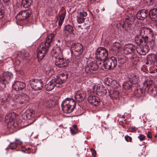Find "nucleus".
<instances>
[{
  "label": "nucleus",
  "instance_id": "7",
  "mask_svg": "<svg viewBox=\"0 0 157 157\" xmlns=\"http://www.w3.org/2000/svg\"><path fill=\"white\" fill-rule=\"evenodd\" d=\"M15 118L14 113H10L7 115L5 117V121L8 124V127L13 129L17 127L16 123L14 121Z\"/></svg>",
  "mask_w": 157,
  "mask_h": 157
},
{
  "label": "nucleus",
  "instance_id": "9",
  "mask_svg": "<svg viewBox=\"0 0 157 157\" xmlns=\"http://www.w3.org/2000/svg\"><path fill=\"white\" fill-rule=\"evenodd\" d=\"M31 86L34 90H40L43 87V82L37 79H33L31 82Z\"/></svg>",
  "mask_w": 157,
  "mask_h": 157
},
{
  "label": "nucleus",
  "instance_id": "43",
  "mask_svg": "<svg viewBox=\"0 0 157 157\" xmlns=\"http://www.w3.org/2000/svg\"><path fill=\"white\" fill-rule=\"evenodd\" d=\"M119 61L121 64H124V63H126L128 59L125 56H119L118 57Z\"/></svg>",
  "mask_w": 157,
  "mask_h": 157
},
{
  "label": "nucleus",
  "instance_id": "4",
  "mask_svg": "<svg viewBox=\"0 0 157 157\" xmlns=\"http://www.w3.org/2000/svg\"><path fill=\"white\" fill-rule=\"evenodd\" d=\"M13 101L16 105H20L21 106L26 105L29 101V96L24 93L20 94L15 95L12 97Z\"/></svg>",
  "mask_w": 157,
  "mask_h": 157
},
{
  "label": "nucleus",
  "instance_id": "64",
  "mask_svg": "<svg viewBox=\"0 0 157 157\" xmlns=\"http://www.w3.org/2000/svg\"><path fill=\"white\" fill-rule=\"evenodd\" d=\"M121 117L123 118H125V117L124 115L122 116Z\"/></svg>",
  "mask_w": 157,
  "mask_h": 157
},
{
  "label": "nucleus",
  "instance_id": "56",
  "mask_svg": "<svg viewBox=\"0 0 157 157\" xmlns=\"http://www.w3.org/2000/svg\"><path fill=\"white\" fill-rule=\"evenodd\" d=\"M130 132H136V129L135 127H132L131 128L130 131Z\"/></svg>",
  "mask_w": 157,
  "mask_h": 157
},
{
  "label": "nucleus",
  "instance_id": "50",
  "mask_svg": "<svg viewBox=\"0 0 157 157\" xmlns=\"http://www.w3.org/2000/svg\"><path fill=\"white\" fill-rule=\"evenodd\" d=\"M54 80L55 81V82H56V84L61 85L63 83H61V80H59V76L58 77L57 76L56 79Z\"/></svg>",
  "mask_w": 157,
  "mask_h": 157
},
{
  "label": "nucleus",
  "instance_id": "16",
  "mask_svg": "<svg viewBox=\"0 0 157 157\" xmlns=\"http://www.w3.org/2000/svg\"><path fill=\"white\" fill-rule=\"evenodd\" d=\"M88 101L90 103L95 106L98 105L100 102L99 98L94 95H91L88 98Z\"/></svg>",
  "mask_w": 157,
  "mask_h": 157
},
{
  "label": "nucleus",
  "instance_id": "24",
  "mask_svg": "<svg viewBox=\"0 0 157 157\" xmlns=\"http://www.w3.org/2000/svg\"><path fill=\"white\" fill-rule=\"evenodd\" d=\"M87 15L86 12L82 11L81 12L78 16L77 20L78 23L81 24L84 21L85 18Z\"/></svg>",
  "mask_w": 157,
  "mask_h": 157
},
{
  "label": "nucleus",
  "instance_id": "58",
  "mask_svg": "<svg viewBox=\"0 0 157 157\" xmlns=\"http://www.w3.org/2000/svg\"><path fill=\"white\" fill-rule=\"evenodd\" d=\"M147 136L148 138H151L152 137V134L151 132H148L147 135Z\"/></svg>",
  "mask_w": 157,
  "mask_h": 157
},
{
  "label": "nucleus",
  "instance_id": "57",
  "mask_svg": "<svg viewBox=\"0 0 157 157\" xmlns=\"http://www.w3.org/2000/svg\"><path fill=\"white\" fill-rule=\"evenodd\" d=\"M16 143H15L16 144H17H17H21L22 142H21L19 139H16Z\"/></svg>",
  "mask_w": 157,
  "mask_h": 157
},
{
  "label": "nucleus",
  "instance_id": "15",
  "mask_svg": "<svg viewBox=\"0 0 157 157\" xmlns=\"http://www.w3.org/2000/svg\"><path fill=\"white\" fill-rule=\"evenodd\" d=\"M86 96V92L82 90H79L75 93V98L77 101L81 102L84 100Z\"/></svg>",
  "mask_w": 157,
  "mask_h": 157
},
{
  "label": "nucleus",
  "instance_id": "18",
  "mask_svg": "<svg viewBox=\"0 0 157 157\" xmlns=\"http://www.w3.org/2000/svg\"><path fill=\"white\" fill-rule=\"evenodd\" d=\"M148 11L144 9L139 11L136 14L137 18L140 20H143L148 16Z\"/></svg>",
  "mask_w": 157,
  "mask_h": 157
},
{
  "label": "nucleus",
  "instance_id": "51",
  "mask_svg": "<svg viewBox=\"0 0 157 157\" xmlns=\"http://www.w3.org/2000/svg\"><path fill=\"white\" fill-rule=\"evenodd\" d=\"M124 138L125 140L127 142H131L132 140V138L128 136H124Z\"/></svg>",
  "mask_w": 157,
  "mask_h": 157
},
{
  "label": "nucleus",
  "instance_id": "23",
  "mask_svg": "<svg viewBox=\"0 0 157 157\" xmlns=\"http://www.w3.org/2000/svg\"><path fill=\"white\" fill-rule=\"evenodd\" d=\"M55 86L57 87H59V86L56 85L55 81L54 80H52L49 82L47 84L45 85V87L46 90L48 91H49L52 90Z\"/></svg>",
  "mask_w": 157,
  "mask_h": 157
},
{
  "label": "nucleus",
  "instance_id": "48",
  "mask_svg": "<svg viewBox=\"0 0 157 157\" xmlns=\"http://www.w3.org/2000/svg\"><path fill=\"white\" fill-rule=\"evenodd\" d=\"M119 47H116L115 46H113L112 47V49H111L110 51V52H113V51H114L115 52V53H117L116 52H117L119 51Z\"/></svg>",
  "mask_w": 157,
  "mask_h": 157
},
{
  "label": "nucleus",
  "instance_id": "53",
  "mask_svg": "<svg viewBox=\"0 0 157 157\" xmlns=\"http://www.w3.org/2000/svg\"><path fill=\"white\" fill-rule=\"evenodd\" d=\"M91 151L92 152V155L93 157H95L96 155V151L93 149H91Z\"/></svg>",
  "mask_w": 157,
  "mask_h": 157
},
{
  "label": "nucleus",
  "instance_id": "26",
  "mask_svg": "<svg viewBox=\"0 0 157 157\" xmlns=\"http://www.w3.org/2000/svg\"><path fill=\"white\" fill-rule=\"evenodd\" d=\"M147 59L150 61V65H153L157 61V56L154 54H151L147 55Z\"/></svg>",
  "mask_w": 157,
  "mask_h": 157
},
{
  "label": "nucleus",
  "instance_id": "11",
  "mask_svg": "<svg viewBox=\"0 0 157 157\" xmlns=\"http://www.w3.org/2000/svg\"><path fill=\"white\" fill-rule=\"evenodd\" d=\"M30 16V11L27 10L19 12L16 17L18 21H21L26 20Z\"/></svg>",
  "mask_w": 157,
  "mask_h": 157
},
{
  "label": "nucleus",
  "instance_id": "34",
  "mask_svg": "<svg viewBox=\"0 0 157 157\" xmlns=\"http://www.w3.org/2000/svg\"><path fill=\"white\" fill-rule=\"evenodd\" d=\"M110 97L112 99L117 100L119 98V92L117 90L111 91L110 92Z\"/></svg>",
  "mask_w": 157,
  "mask_h": 157
},
{
  "label": "nucleus",
  "instance_id": "59",
  "mask_svg": "<svg viewBox=\"0 0 157 157\" xmlns=\"http://www.w3.org/2000/svg\"><path fill=\"white\" fill-rule=\"evenodd\" d=\"M108 82V77H106L105 78V79L104 80V82L105 84L108 85V84H107Z\"/></svg>",
  "mask_w": 157,
  "mask_h": 157
},
{
  "label": "nucleus",
  "instance_id": "35",
  "mask_svg": "<svg viewBox=\"0 0 157 157\" xmlns=\"http://www.w3.org/2000/svg\"><path fill=\"white\" fill-rule=\"evenodd\" d=\"M9 99L10 95L9 94H6L1 96L0 102L2 104H3L5 103L8 102Z\"/></svg>",
  "mask_w": 157,
  "mask_h": 157
},
{
  "label": "nucleus",
  "instance_id": "31",
  "mask_svg": "<svg viewBox=\"0 0 157 157\" xmlns=\"http://www.w3.org/2000/svg\"><path fill=\"white\" fill-rule=\"evenodd\" d=\"M135 18V16L129 15L125 18V22L128 25H131L134 22Z\"/></svg>",
  "mask_w": 157,
  "mask_h": 157
},
{
  "label": "nucleus",
  "instance_id": "36",
  "mask_svg": "<svg viewBox=\"0 0 157 157\" xmlns=\"http://www.w3.org/2000/svg\"><path fill=\"white\" fill-rule=\"evenodd\" d=\"M143 90L141 88H137L134 90L133 95L137 97H140L143 94Z\"/></svg>",
  "mask_w": 157,
  "mask_h": 157
},
{
  "label": "nucleus",
  "instance_id": "12",
  "mask_svg": "<svg viewBox=\"0 0 157 157\" xmlns=\"http://www.w3.org/2000/svg\"><path fill=\"white\" fill-rule=\"evenodd\" d=\"M29 55V53L25 52L20 53L16 58L15 61L13 62L14 65L16 66H18L21 60L27 57Z\"/></svg>",
  "mask_w": 157,
  "mask_h": 157
},
{
  "label": "nucleus",
  "instance_id": "54",
  "mask_svg": "<svg viewBox=\"0 0 157 157\" xmlns=\"http://www.w3.org/2000/svg\"><path fill=\"white\" fill-rule=\"evenodd\" d=\"M138 138L140 140V141H142L144 140L145 138V136H144V135H140L138 137Z\"/></svg>",
  "mask_w": 157,
  "mask_h": 157
},
{
  "label": "nucleus",
  "instance_id": "40",
  "mask_svg": "<svg viewBox=\"0 0 157 157\" xmlns=\"http://www.w3.org/2000/svg\"><path fill=\"white\" fill-rule=\"evenodd\" d=\"M131 55V56L129 57V58L131 60L132 62H135L139 61V58L136 54L135 52L132 53Z\"/></svg>",
  "mask_w": 157,
  "mask_h": 157
},
{
  "label": "nucleus",
  "instance_id": "10",
  "mask_svg": "<svg viewBox=\"0 0 157 157\" xmlns=\"http://www.w3.org/2000/svg\"><path fill=\"white\" fill-rule=\"evenodd\" d=\"M97 63L95 62H92L89 63L85 69V72L88 74H92L93 71H97L98 69Z\"/></svg>",
  "mask_w": 157,
  "mask_h": 157
},
{
  "label": "nucleus",
  "instance_id": "19",
  "mask_svg": "<svg viewBox=\"0 0 157 157\" xmlns=\"http://www.w3.org/2000/svg\"><path fill=\"white\" fill-rule=\"evenodd\" d=\"M62 49L61 45L56 44L52 50V52L55 54H57V56H62Z\"/></svg>",
  "mask_w": 157,
  "mask_h": 157
},
{
  "label": "nucleus",
  "instance_id": "45",
  "mask_svg": "<svg viewBox=\"0 0 157 157\" xmlns=\"http://www.w3.org/2000/svg\"><path fill=\"white\" fill-rule=\"evenodd\" d=\"M73 129L71 128H70V132L72 134L75 135L78 133V129L77 127V126L76 125H73Z\"/></svg>",
  "mask_w": 157,
  "mask_h": 157
},
{
  "label": "nucleus",
  "instance_id": "42",
  "mask_svg": "<svg viewBox=\"0 0 157 157\" xmlns=\"http://www.w3.org/2000/svg\"><path fill=\"white\" fill-rule=\"evenodd\" d=\"M59 80H61V83H63L68 78V76L67 74L64 73L61 74L59 76Z\"/></svg>",
  "mask_w": 157,
  "mask_h": 157
},
{
  "label": "nucleus",
  "instance_id": "27",
  "mask_svg": "<svg viewBox=\"0 0 157 157\" xmlns=\"http://www.w3.org/2000/svg\"><path fill=\"white\" fill-rule=\"evenodd\" d=\"M155 37L152 30V35L150 36V39L148 40V42L146 43L145 45L149 44L151 47L153 48L155 44Z\"/></svg>",
  "mask_w": 157,
  "mask_h": 157
},
{
  "label": "nucleus",
  "instance_id": "62",
  "mask_svg": "<svg viewBox=\"0 0 157 157\" xmlns=\"http://www.w3.org/2000/svg\"><path fill=\"white\" fill-rule=\"evenodd\" d=\"M4 2H7L10 1V0H3Z\"/></svg>",
  "mask_w": 157,
  "mask_h": 157
},
{
  "label": "nucleus",
  "instance_id": "5",
  "mask_svg": "<svg viewBox=\"0 0 157 157\" xmlns=\"http://www.w3.org/2000/svg\"><path fill=\"white\" fill-rule=\"evenodd\" d=\"M12 77V74L9 72H5L0 75V86L2 89L6 87V84Z\"/></svg>",
  "mask_w": 157,
  "mask_h": 157
},
{
  "label": "nucleus",
  "instance_id": "3",
  "mask_svg": "<svg viewBox=\"0 0 157 157\" xmlns=\"http://www.w3.org/2000/svg\"><path fill=\"white\" fill-rule=\"evenodd\" d=\"M95 58L100 61H103V69H107L108 67V52L107 49L103 47L98 48L96 52Z\"/></svg>",
  "mask_w": 157,
  "mask_h": 157
},
{
  "label": "nucleus",
  "instance_id": "20",
  "mask_svg": "<svg viewBox=\"0 0 157 157\" xmlns=\"http://www.w3.org/2000/svg\"><path fill=\"white\" fill-rule=\"evenodd\" d=\"M62 104L63 105H67L75 107L76 105V102L72 98H67L65 99L63 102Z\"/></svg>",
  "mask_w": 157,
  "mask_h": 157
},
{
  "label": "nucleus",
  "instance_id": "13",
  "mask_svg": "<svg viewBox=\"0 0 157 157\" xmlns=\"http://www.w3.org/2000/svg\"><path fill=\"white\" fill-rule=\"evenodd\" d=\"M56 60L55 64L56 66L59 67H63L67 65V61L62 56H55Z\"/></svg>",
  "mask_w": 157,
  "mask_h": 157
},
{
  "label": "nucleus",
  "instance_id": "60",
  "mask_svg": "<svg viewBox=\"0 0 157 157\" xmlns=\"http://www.w3.org/2000/svg\"><path fill=\"white\" fill-rule=\"evenodd\" d=\"M58 43H59V44H59V45H61L62 44V43L61 42V41L60 40H58Z\"/></svg>",
  "mask_w": 157,
  "mask_h": 157
},
{
  "label": "nucleus",
  "instance_id": "33",
  "mask_svg": "<svg viewBox=\"0 0 157 157\" xmlns=\"http://www.w3.org/2000/svg\"><path fill=\"white\" fill-rule=\"evenodd\" d=\"M33 0H22L21 5L25 8H28L31 5Z\"/></svg>",
  "mask_w": 157,
  "mask_h": 157
},
{
  "label": "nucleus",
  "instance_id": "8",
  "mask_svg": "<svg viewBox=\"0 0 157 157\" xmlns=\"http://www.w3.org/2000/svg\"><path fill=\"white\" fill-rule=\"evenodd\" d=\"M93 89L94 92L100 96L105 95L107 93L106 89L99 84L94 85Z\"/></svg>",
  "mask_w": 157,
  "mask_h": 157
},
{
  "label": "nucleus",
  "instance_id": "44",
  "mask_svg": "<svg viewBox=\"0 0 157 157\" xmlns=\"http://www.w3.org/2000/svg\"><path fill=\"white\" fill-rule=\"evenodd\" d=\"M24 115L26 116L27 119L29 120L31 119L33 117V114L30 110L27 111L24 113Z\"/></svg>",
  "mask_w": 157,
  "mask_h": 157
},
{
  "label": "nucleus",
  "instance_id": "52",
  "mask_svg": "<svg viewBox=\"0 0 157 157\" xmlns=\"http://www.w3.org/2000/svg\"><path fill=\"white\" fill-rule=\"evenodd\" d=\"M148 5H152L154 0H145Z\"/></svg>",
  "mask_w": 157,
  "mask_h": 157
},
{
  "label": "nucleus",
  "instance_id": "30",
  "mask_svg": "<svg viewBox=\"0 0 157 157\" xmlns=\"http://www.w3.org/2000/svg\"><path fill=\"white\" fill-rule=\"evenodd\" d=\"M147 92L153 97H157V87L154 86L152 88L150 87L148 88Z\"/></svg>",
  "mask_w": 157,
  "mask_h": 157
},
{
  "label": "nucleus",
  "instance_id": "61",
  "mask_svg": "<svg viewBox=\"0 0 157 157\" xmlns=\"http://www.w3.org/2000/svg\"><path fill=\"white\" fill-rule=\"evenodd\" d=\"M146 64H147V65H148V64H150V61H149V60H147V61H146Z\"/></svg>",
  "mask_w": 157,
  "mask_h": 157
},
{
  "label": "nucleus",
  "instance_id": "47",
  "mask_svg": "<svg viewBox=\"0 0 157 157\" xmlns=\"http://www.w3.org/2000/svg\"><path fill=\"white\" fill-rule=\"evenodd\" d=\"M117 26H119V27H121L123 29H125L126 31H127L128 29H126V26H128V25L127 24L126 22L125 23L122 24L121 23H119L118 24H117Z\"/></svg>",
  "mask_w": 157,
  "mask_h": 157
},
{
  "label": "nucleus",
  "instance_id": "32",
  "mask_svg": "<svg viewBox=\"0 0 157 157\" xmlns=\"http://www.w3.org/2000/svg\"><path fill=\"white\" fill-rule=\"evenodd\" d=\"M123 86V88L125 90H128L129 92L135 89V87L129 84L128 82H126L124 83Z\"/></svg>",
  "mask_w": 157,
  "mask_h": 157
},
{
  "label": "nucleus",
  "instance_id": "21",
  "mask_svg": "<svg viewBox=\"0 0 157 157\" xmlns=\"http://www.w3.org/2000/svg\"><path fill=\"white\" fill-rule=\"evenodd\" d=\"M117 59L116 57L112 56L109 58V69H112L115 67L117 64Z\"/></svg>",
  "mask_w": 157,
  "mask_h": 157
},
{
  "label": "nucleus",
  "instance_id": "6",
  "mask_svg": "<svg viewBox=\"0 0 157 157\" xmlns=\"http://www.w3.org/2000/svg\"><path fill=\"white\" fill-rule=\"evenodd\" d=\"M71 52L75 57L80 56L83 52V48L80 43H74L72 44L71 47Z\"/></svg>",
  "mask_w": 157,
  "mask_h": 157
},
{
  "label": "nucleus",
  "instance_id": "17",
  "mask_svg": "<svg viewBox=\"0 0 157 157\" xmlns=\"http://www.w3.org/2000/svg\"><path fill=\"white\" fill-rule=\"evenodd\" d=\"M26 86V84L23 82L16 81L13 86V88L16 90L18 91L23 90Z\"/></svg>",
  "mask_w": 157,
  "mask_h": 157
},
{
  "label": "nucleus",
  "instance_id": "41",
  "mask_svg": "<svg viewBox=\"0 0 157 157\" xmlns=\"http://www.w3.org/2000/svg\"><path fill=\"white\" fill-rule=\"evenodd\" d=\"M66 14V11H64L62 12L60 15H59V20L58 22L59 25H61L64 21Z\"/></svg>",
  "mask_w": 157,
  "mask_h": 157
},
{
  "label": "nucleus",
  "instance_id": "49",
  "mask_svg": "<svg viewBox=\"0 0 157 157\" xmlns=\"http://www.w3.org/2000/svg\"><path fill=\"white\" fill-rule=\"evenodd\" d=\"M17 144L14 142L11 143L9 145L10 147L12 149L16 148L17 147Z\"/></svg>",
  "mask_w": 157,
  "mask_h": 157
},
{
  "label": "nucleus",
  "instance_id": "63",
  "mask_svg": "<svg viewBox=\"0 0 157 157\" xmlns=\"http://www.w3.org/2000/svg\"><path fill=\"white\" fill-rule=\"evenodd\" d=\"M121 64H121L119 65H118V67H119V68H121V69H122V68L121 67V65H122Z\"/></svg>",
  "mask_w": 157,
  "mask_h": 157
},
{
  "label": "nucleus",
  "instance_id": "28",
  "mask_svg": "<svg viewBox=\"0 0 157 157\" xmlns=\"http://www.w3.org/2000/svg\"><path fill=\"white\" fill-rule=\"evenodd\" d=\"M62 109L63 112L66 113H71L74 110L75 107H73V108L71 106H68L67 105H61Z\"/></svg>",
  "mask_w": 157,
  "mask_h": 157
},
{
  "label": "nucleus",
  "instance_id": "22",
  "mask_svg": "<svg viewBox=\"0 0 157 157\" xmlns=\"http://www.w3.org/2000/svg\"><path fill=\"white\" fill-rule=\"evenodd\" d=\"M149 14L150 19L152 21L157 20V8L151 9L149 12Z\"/></svg>",
  "mask_w": 157,
  "mask_h": 157
},
{
  "label": "nucleus",
  "instance_id": "39",
  "mask_svg": "<svg viewBox=\"0 0 157 157\" xmlns=\"http://www.w3.org/2000/svg\"><path fill=\"white\" fill-rule=\"evenodd\" d=\"M137 52L140 55H145L146 54V51L143 47L139 46L137 48L136 47V49Z\"/></svg>",
  "mask_w": 157,
  "mask_h": 157
},
{
  "label": "nucleus",
  "instance_id": "29",
  "mask_svg": "<svg viewBox=\"0 0 157 157\" xmlns=\"http://www.w3.org/2000/svg\"><path fill=\"white\" fill-rule=\"evenodd\" d=\"M144 85L145 87H146L145 88V91H147L148 88L150 87L153 88L155 86L153 84V81L152 80H147L145 81L144 83Z\"/></svg>",
  "mask_w": 157,
  "mask_h": 157
},
{
  "label": "nucleus",
  "instance_id": "55",
  "mask_svg": "<svg viewBox=\"0 0 157 157\" xmlns=\"http://www.w3.org/2000/svg\"><path fill=\"white\" fill-rule=\"evenodd\" d=\"M95 35L94 34H91L89 37L90 39L91 40H94L95 38Z\"/></svg>",
  "mask_w": 157,
  "mask_h": 157
},
{
  "label": "nucleus",
  "instance_id": "14",
  "mask_svg": "<svg viewBox=\"0 0 157 157\" xmlns=\"http://www.w3.org/2000/svg\"><path fill=\"white\" fill-rule=\"evenodd\" d=\"M136 47L131 44L126 45L123 48V52L125 55L132 54L135 52Z\"/></svg>",
  "mask_w": 157,
  "mask_h": 157
},
{
  "label": "nucleus",
  "instance_id": "1",
  "mask_svg": "<svg viewBox=\"0 0 157 157\" xmlns=\"http://www.w3.org/2000/svg\"><path fill=\"white\" fill-rule=\"evenodd\" d=\"M152 35V30L147 27H141L138 30L135 38V41L138 45L144 44L148 42L150 36Z\"/></svg>",
  "mask_w": 157,
  "mask_h": 157
},
{
  "label": "nucleus",
  "instance_id": "46",
  "mask_svg": "<svg viewBox=\"0 0 157 157\" xmlns=\"http://www.w3.org/2000/svg\"><path fill=\"white\" fill-rule=\"evenodd\" d=\"M52 101L51 100H47L45 101L44 102V105L47 107L49 108L52 107Z\"/></svg>",
  "mask_w": 157,
  "mask_h": 157
},
{
  "label": "nucleus",
  "instance_id": "37",
  "mask_svg": "<svg viewBox=\"0 0 157 157\" xmlns=\"http://www.w3.org/2000/svg\"><path fill=\"white\" fill-rule=\"evenodd\" d=\"M109 83L110 84L109 85V86H110L114 88H117L119 86L116 80H113L111 78L109 79Z\"/></svg>",
  "mask_w": 157,
  "mask_h": 157
},
{
  "label": "nucleus",
  "instance_id": "2",
  "mask_svg": "<svg viewBox=\"0 0 157 157\" xmlns=\"http://www.w3.org/2000/svg\"><path fill=\"white\" fill-rule=\"evenodd\" d=\"M55 36L54 33L49 34L48 35L45 42H43L39 44L37 52V56L39 60L42 59L46 53L48 52L51 43L54 40Z\"/></svg>",
  "mask_w": 157,
  "mask_h": 157
},
{
  "label": "nucleus",
  "instance_id": "25",
  "mask_svg": "<svg viewBox=\"0 0 157 157\" xmlns=\"http://www.w3.org/2000/svg\"><path fill=\"white\" fill-rule=\"evenodd\" d=\"M128 78L129 82L134 85H136L138 82V77L136 75L132 74L128 75Z\"/></svg>",
  "mask_w": 157,
  "mask_h": 157
},
{
  "label": "nucleus",
  "instance_id": "38",
  "mask_svg": "<svg viewBox=\"0 0 157 157\" xmlns=\"http://www.w3.org/2000/svg\"><path fill=\"white\" fill-rule=\"evenodd\" d=\"M64 30L66 33L70 34L72 33L74 31L73 27L70 25L66 26L65 27Z\"/></svg>",
  "mask_w": 157,
  "mask_h": 157
}]
</instances>
